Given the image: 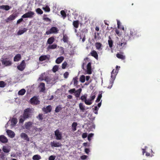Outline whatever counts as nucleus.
Masks as SVG:
<instances>
[{
    "instance_id": "obj_55",
    "label": "nucleus",
    "mask_w": 160,
    "mask_h": 160,
    "mask_svg": "<svg viewBox=\"0 0 160 160\" xmlns=\"http://www.w3.org/2000/svg\"><path fill=\"white\" fill-rule=\"evenodd\" d=\"M87 156L85 155H83L81 156L80 158L82 160H85L87 159Z\"/></svg>"
},
{
    "instance_id": "obj_53",
    "label": "nucleus",
    "mask_w": 160,
    "mask_h": 160,
    "mask_svg": "<svg viewBox=\"0 0 160 160\" xmlns=\"http://www.w3.org/2000/svg\"><path fill=\"white\" fill-rule=\"evenodd\" d=\"M56 158L55 156L51 155L48 158L49 160H54Z\"/></svg>"
},
{
    "instance_id": "obj_10",
    "label": "nucleus",
    "mask_w": 160,
    "mask_h": 160,
    "mask_svg": "<svg viewBox=\"0 0 160 160\" xmlns=\"http://www.w3.org/2000/svg\"><path fill=\"white\" fill-rule=\"evenodd\" d=\"M26 64L25 61L22 60L21 63L17 66V68L20 71H22L25 69Z\"/></svg>"
},
{
    "instance_id": "obj_54",
    "label": "nucleus",
    "mask_w": 160,
    "mask_h": 160,
    "mask_svg": "<svg viewBox=\"0 0 160 160\" xmlns=\"http://www.w3.org/2000/svg\"><path fill=\"white\" fill-rule=\"evenodd\" d=\"M63 75L65 78H67L69 75V73L68 72H66L64 73Z\"/></svg>"
},
{
    "instance_id": "obj_19",
    "label": "nucleus",
    "mask_w": 160,
    "mask_h": 160,
    "mask_svg": "<svg viewBox=\"0 0 160 160\" xmlns=\"http://www.w3.org/2000/svg\"><path fill=\"white\" fill-rule=\"evenodd\" d=\"M7 133L9 137L11 138H13L15 137V134L13 132L9 130L7 131Z\"/></svg>"
},
{
    "instance_id": "obj_26",
    "label": "nucleus",
    "mask_w": 160,
    "mask_h": 160,
    "mask_svg": "<svg viewBox=\"0 0 160 160\" xmlns=\"http://www.w3.org/2000/svg\"><path fill=\"white\" fill-rule=\"evenodd\" d=\"M40 87L41 88L40 91L43 92L45 89V83L43 82H41L40 83Z\"/></svg>"
},
{
    "instance_id": "obj_50",
    "label": "nucleus",
    "mask_w": 160,
    "mask_h": 160,
    "mask_svg": "<svg viewBox=\"0 0 160 160\" xmlns=\"http://www.w3.org/2000/svg\"><path fill=\"white\" fill-rule=\"evenodd\" d=\"M68 65L66 62H64L62 64V68L63 69H65Z\"/></svg>"
},
{
    "instance_id": "obj_3",
    "label": "nucleus",
    "mask_w": 160,
    "mask_h": 160,
    "mask_svg": "<svg viewBox=\"0 0 160 160\" xmlns=\"http://www.w3.org/2000/svg\"><path fill=\"white\" fill-rule=\"evenodd\" d=\"M9 58L6 57H4L1 58V62L2 64L5 65V66H10L12 64V61L8 60Z\"/></svg>"
},
{
    "instance_id": "obj_57",
    "label": "nucleus",
    "mask_w": 160,
    "mask_h": 160,
    "mask_svg": "<svg viewBox=\"0 0 160 160\" xmlns=\"http://www.w3.org/2000/svg\"><path fill=\"white\" fill-rule=\"evenodd\" d=\"M87 136V134L86 133H83L82 135V137L83 138H86Z\"/></svg>"
},
{
    "instance_id": "obj_4",
    "label": "nucleus",
    "mask_w": 160,
    "mask_h": 160,
    "mask_svg": "<svg viewBox=\"0 0 160 160\" xmlns=\"http://www.w3.org/2000/svg\"><path fill=\"white\" fill-rule=\"evenodd\" d=\"M82 90V89L81 88H79L77 90H76L75 88L71 89V94L74 95L77 98H79Z\"/></svg>"
},
{
    "instance_id": "obj_11",
    "label": "nucleus",
    "mask_w": 160,
    "mask_h": 160,
    "mask_svg": "<svg viewBox=\"0 0 160 160\" xmlns=\"http://www.w3.org/2000/svg\"><path fill=\"white\" fill-rule=\"evenodd\" d=\"M50 145L52 147H60L62 146V144L60 142L56 141L51 142H50Z\"/></svg>"
},
{
    "instance_id": "obj_40",
    "label": "nucleus",
    "mask_w": 160,
    "mask_h": 160,
    "mask_svg": "<svg viewBox=\"0 0 160 160\" xmlns=\"http://www.w3.org/2000/svg\"><path fill=\"white\" fill-rule=\"evenodd\" d=\"M36 12L39 14H42L43 13V11L40 8H38L36 10Z\"/></svg>"
},
{
    "instance_id": "obj_31",
    "label": "nucleus",
    "mask_w": 160,
    "mask_h": 160,
    "mask_svg": "<svg viewBox=\"0 0 160 160\" xmlns=\"http://www.w3.org/2000/svg\"><path fill=\"white\" fill-rule=\"evenodd\" d=\"M78 78L77 77H75L73 78V84L75 86H76L77 87H78L77 85L78 83Z\"/></svg>"
},
{
    "instance_id": "obj_49",
    "label": "nucleus",
    "mask_w": 160,
    "mask_h": 160,
    "mask_svg": "<svg viewBox=\"0 0 160 160\" xmlns=\"http://www.w3.org/2000/svg\"><path fill=\"white\" fill-rule=\"evenodd\" d=\"M3 151L5 153H8L9 152L10 150L5 147H3L2 148Z\"/></svg>"
},
{
    "instance_id": "obj_52",
    "label": "nucleus",
    "mask_w": 160,
    "mask_h": 160,
    "mask_svg": "<svg viewBox=\"0 0 160 160\" xmlns=\"http://www.w3.org/2000/svg\"><path fill=\"white\" fill-rule=\"evenodd\" d=\"M87 95H83L81 97L80 99L82 100V101H84L85 100H87Z\"/></svg>"
},
{
    "instance_id": "obj_25",
    "label": "nucleus",
    "mask_w": 160,
    "mask_h": 160,
    "mask_svg": "<svg viewBox=\"0 0 160 160\" xmlns=\"http://www.w3.org/2000/svg\"><path fill=\"white\" fill-rule=\"evenodd\" d=\"M27 29L26 28H24L22 30H19L17 33L18 35H21L23 34L24 32H26L27 30Z\"/></svg>"
},
{
    "instance_id": "obj_48",
    "label": "nucleus",
    "mask_w": 160,
    "mask_h": 160,
    "mask_svg": "<svg viewBox=\"0 0 160 160\" xmlns=\"http://www.w3.org/2000/svg\"><path fill=\"white\" fill-rule=\"evenodd\" d=\"M6 84L3 81H0V87L4 88Z\"/></svg>"
},
{
    "instance_id": "obj_39",
    "label": "nucleus",
    "mask_w": 160,
    "mask_h": 160,
    "mask_svg": "<svg viewBox=\"0 0 160 160\" xmlns=\"http://www.w3.org/2000/svg\"><path fill=\"white\" fill-rule=\"evenodd\" d=\"M117 25H118V28H121L123 30H124V28L123 26H122L121 25V23L118 20H117Z\"/></svg>"
},
{
    "instance_id": "obj_29",
    "label": "nucleus",
    "mask_w": 160,
    "mask_h": 160,
    "mask_svg": "<svg viewBox=\"0 0 160 160\" xmlns=\"http://www.w3.org/2000/svg\"><path fill=\"white\" fill-rule=\"evenodd\" d=\"M120 68V66H117L116 67V70H114V69H113V70L112 71V75H111V77H112V76L113 75H113L114 76L115 75H116V73H117L118 72V69Z\"/></svg>"
},
{
    "instance_id": "obj_28",
    "label": "nucleus",
    "mask_w": 160,
    "mask_h": 160,
    "mask_svg": "<svg viewBox=\"0 0 160 160\" xmlns=\"http://www.w3.org/2000/svg\"><path fill=\"white\" fill-rule=\"evenodd\" d=\"M116 56L117 58L122 60H124L125 58V56L121 53H118Z\"/></svg>"
},
{
    "instance_id": "obj_62",
    "label": "nucleus",
    "mask_w": 160,
    "mask_h": 160,
    "mask_svg": "<svg viewBox=\"0 0 160 160\" xmlns=\"http://www.w3.org/2000/svg\"><path fill=\"white\" fill-rule=\"evenodd\" d=\"M38 117L40 120H42L43 119V118L42 117V115L41 114H39L38 115Z\"/></svg>"
},
{
    "instance_id": "obj_2",
    "label": "nucleus",
    "mask_w": 160,
    "mask_h": 160,
    "mask_svg": "<svg viewBox=\"0 0 160 160\" xmlns=\"http://www.w3.org/2000/svg\"><path fill=\"white\" fill-rule=\"evenodd\" d=\"M31 109L30 108H28L26 109L24 111L23 115L20 117L19 122L22 123L27 119L31 117Z\"/></svg>"
},
{
    "instance_id": "obj_33",
    "label": "nucleus",
    "mask_w": 160,
    "mask_h": 160,
    "mask_svg": "<svg viewBox=\"0 0 160 160\" xmlns=\"http://www.w3.org/2000/svg\"><path fill=\"white\" fill-rule=\"evenodd\" d=\"M48 57L46 55H42L39 58V60L40 61H43L47 59Z\"/></svg>"
},
{
    "instance_id": "obj_64",
    "label": "nucleus",
    "mask_w": 160,
    "mask_h": 160,
    "mask_svg": "<svg viewBox=\"0 0 160 160\" xmlns=\"http://www.w3.org/2000/svg\"><path fill=\"white\" fill-rule=\"evenodd\" d=\"M85 152L86 153L88 154L89 152V149L88 148H85Z\"/></svg>"
},
{
    "instance_id": "obj_8",
    "label": "nucleus",
    "mask_w": 160,
    "mask_h": 160,
    "mask_svg": "<svg viewBox=\"0 0 160 160\" xmlns=\"http://www.w3.org/2000/svg\"><path fill=\"white\" fill-rule=\"evenodd\" d=\"M34 14V13L33 12L29 11L23 14L22 16V18H31L33 17V16Z\"/></svg>"
},
{
    "instance_id": "obj_14",
    "label": "nucleus",
    "mask_w": 160,
    "mask_h": 160,
    "mask_svg": "<svg viewBox=\"0 0 160 160\" xmlns=\"http://www.w3.org/2000/svg\"><path fill=\"white\" fill-rule=\"evenodd\" d=\"M87 74H90L92 73L91 68V62H89L87 66Z\"/></svg>"
},
{
    "instance_id": "obj_45",
    "label": "nucleus",
    "mask_w": 160,
    "mask_h": 160,
    "mask_svg": "<svg viewBox=\"0 0 160 160\" xmlns=\"http://www.w3.org/2000/svg\"><path fill=\"white\" fill-rule=\"evenodd\" d=\"M60 13L62 16L63 17V18H64L66 17V14L64 10H62L61 11Z\"/></svg>"
},
{
    "instance_id": "obj_43",
    "label": "nucleus",
    "mask_w": 160,
    "mask_h": 160,
    "mask_svg": "<svg viewBox=\"0 0 160 160\" xmlns=\"http://www.w3.org/2000/svg\"><path fill=\"white\" fill-rule=\"evenodd\" d=\"M58 66L56 65L53 67L52 69V71L54 72H55L56 71H57L58 70Z\"/></svg>"
},
{
    "instance_id": "obj_1",
    "label": "nucleus",
    "mask_w": 160,
    "mask_h": 160,
    "mask_svg": "<svg viewBox=\"0 0 160 160\" xmlns=\"http://www.w3.org/2000/svg\"><path fill=\"white\" fill-rule=\"evenodd\" d=\"M140 36H141V34L140 32L137 30L131 29L130 30L129 33L125 34L124 38L126 40H129Z\"/></svg>"
},
{
    "instance_id": "obj_38",
    "label": "nucleus",
    "mask_w": 160,
    "mask_h": 160,
    "mask_svg": "<svg viewBox=\"0 0 160 160\" xmlns=\"http://www.w3.org/2000/svg\"><path fill=\"white\" fill-rule=\"evenodd\" d=\"M73 25L74 27L77 28L78 27L79 21L78 20L74 21L73 23Z\"/></svg>"
},
{
    "instance_id": "obj_17",
    "label": "nucleus",
    "mask_w": 160,
    "mask_h": 160,
    "mask_svg": "<svg viewBox=\"0 0 160 160\" xmlns=\"http://www.w3.org/2000/svg\"><path fill=\"white\" fill-rule=\"evenodd\" d=\"M32 123L31 122H28L25 123V128L27 130H30V128L32 127Z\"/></svg>"
},
{
    "instance_id": "obj_59",
    "label": "nucleus",
    "mask_w": 160,
    "mask_h": 160,
    "mask_svg": "<svg viewBox=\"0 0 160 160\" xmlns=\"http://www.w3.org/2000/svg\"><path fill=\"white\" fill-rule=\"evenodd\" d=\"M63 39L64 42H66L67 41L68 38L67 37L64 36L63 38Z\"/></svg>"
},
{
    "instance_id": "obj_24",
    "label": "nucleus",
    "mask_w": 160,
    "mask_h": 160,
    "mask_svg": "<svg viewBox=\"0 0 160 160\" xmlns=\"http://www.w3.org/2000/svg\"><path fill=\"white\" fill-rule=\"evenodd\" d=\"M55 41V38L53 37H52L48 38L47 42L49 44H52Z\"/></svg>"
},
{
    "instance_id": "obj_6",
    "label": "nucleus",
    "mask_w": 160,
    "mask_h": 160,
    "mask_svg": "<svg viewBox=\"0 0 160 160\" xmlns=\"http://www.w3.org/2000/svg\"><path fill=\"white\" fill-rule=\"evenodd\" d=\"M58 28L54 27H52L49 30L46 32L45 35H49L52 33H58Z\"/></svg>"
},
{
    "instance_id": "obj_46",
    "label": "nucleus",
    "mask_w": 160,
    "mask_h": 160,
    "mask_svg": "<svg viewBox=\"0 0 160 160\" xmlns=\"http://www.w3.org/2000/svg\"><path fill=\"white\" fill-rule=\"evenodd\" d=\"M95 45L97 49H99L102 46V44L100 42H96Z\"/></svg>"
},
{
    "instance_id": "obj_13",
    "label": "nucleus",
    "mask_w": 160,
    "mask_h": 160,
    "mask_svg": "<svg viewBox=\"0 0 160 160\" xmlns=\"http://www.w3.org/2000/svg\"><path fill=\"white\" fill-rule=\"evenodd\" d=\"M20 137L21 138L23 139L24 140L27 142L30 141V139L27 134L24 133H22L20 135Z\"/></svg>"
},
{
    "instance_id": "obj_32",
    "label": "nucleus",
    "mask_w": 160,
    "mask_h": 160,
    "mask_svg": "<svg viewBox=\"0 0 160 160\" xmlns=\"http://www.w3.org/2000/svg\"><path fill=\"white\" fill-rule=\"evenodd\" d=\"M79 107L81 111L82 112H84L85 110V107L82 103H80L79 104Z\"/></svg>"
},
{
    "instance_id": "obj_60",
    "label": "nucleus",
    "mask_w": 160,
    "mask_h": 160,
    "mask_svg": "<svg viewBox=\"0 0 160 160\" xmlns=\"http://www.w3.org/2000/svg\"><path fill=\"white\" fill-rule=\"evenodd\" d=\"M44 20L47 22H50L51 20L48 18H44Z\"/></svg>"
},
{
    "instance_id": "obj_58",
    "label": "nucleus",
    "mask_w": 160,
    "mask_h": 160,
    "mask_svg": "<svg viewBox=\"0 0 160 160\" xmlns=\"http://www.w3.org/2000/svg\"><path fill=\"white\" fill-rule=\"evenodd\" d=\"M115 32L118 36H120L121 35V34L118 30H115Z\"/></svg>"
},
{
    "instance_id": "obj_22",
    "label": "nucleus",
    "mask_w": 160,
    "mask_h": 160,
    "mask_svg": "<svg viewBox=\"0 0 160 160\" xmlns=\"http://www.w3.org/2000/svg\"><path fill=\"white\" fill-rule=\"evenodd\" d=\"M21 58L20 54H18L15 56L14 58V62H18L19 61Z\"/></svg>"
},
{
    "instance_id": "obj_36",
    "label": "nucleus",
    "mask_w": 160,
    "mask_h": 160,
    "mask_svg": "<svg viewBox=\"0 0 160 160\" xmlns=\"http://www.w3.org/2000/svg\"><path fill=\"white\" fill-rule=\"evenodd\" d=\"M57 45L56 44H53L52 45H49L48 48V49H54L57 48Z\"/></svg>"
},
{
    "instance_id": "obj_7",
    "label": "nucleus",
    "mask_w": 160,
    "mask_h": 160,
    "mask_svg": "<svg viewBox=\"0 0 160 160\" xmlns=\"http://www.w3.org/2000/svg\"><path fill=\"white\" fill-rule=\"evenodd\" d=\"M30 101L32 104L38 105L40 103V101L36 96H34L32 98L30 99Z\"/></svg>"
},
{
    "instance_id": "obj_51",
    "label": "nucleus",
    "mask_w": 160,
    "mask_h": 160,
    "mask_svg": "<svg viewBox=\"0 0 160 160\" xmlns=\"http://www.w3.org/2000/svg\"><path fill=\"white\" fill-rule=\"evenodd\" d=\"M102 97V94H99L98 98L96 100V102H99Z\"/></svg>"
},
{
    "instance_id": "obj_63",
    "label": "nucleus",
    "mask_w": 160,
    "mask_h": 160,
    "mask_svg": "<svg viewBox=\"0 0 160 160\" xmlns=\"http://www.w3.org/2000/svg\"><path fill=\"white\" fill-rule=\"evenodd\" d=\"M95 95H92L91 96L90 100L91 101L95 99Z\"/></svg>"
},
{
    "instance_id": "obj_37",
    "label": "nucleus",
    "mask_w": 160,
    "mask_h": 160,
    "mask_svg": "<svg viewBox=\"0 0 160 160\" xmlns=\"http://www.w3.org/2000/svg\"><path fill=\"white\" fill-rule=\"evenodd\" d=\"M41 159V157L40 155H34L32 157L33 160H38Z\"/></svg>"
},
{
    "instance_id": "obj_35",
    "label": "nucleus",
    "mask_w": 160,
    "mask_h": 160,
    "mask_svg": "<svg viewBox=\"0 0 160 160\" xmlns=\"http://www.w3.org/2000/svg\"><path fill=\"white\" fill-rule=\"evenodd\" d=\"M12 125H15L17 122V120L16 118H13L11 120Z\"/></svg>"
},
{
    "instance_id": "obj_44",
    "label": "nucleus",
    "mask_w": 160,
    "mask_h": 160,
    "mask_svg": "<svg viewBox=\"0 0 160 160\" xmlns=\"http://www.w3.org/2000/svg\"><path fill=\"white\" fill-rule=\"evenodd\" d=\"M62 109V108L60 106H58L56 107L55 109V112H59Z\"/></svg>"
},
{
    "instance_id": "obj_9",
    "label": "nucleus",
    "mask_w": 160,
    "mask_h": 160,
    "mask_svg": "<svg viewBox=\"0 0 160 160\" xmlns=\"http://www.w3.org/2000/svg\"><path fill=\"white\" fill-rule=\"evenodd\" d=\"M54 133L56 140H60L62 139V133L59 131L58 129H57L55 131Z\"/></svg>"
},
{
    "instance_id": "obj_15",
    "label": "nucleus",
    "mask_w": 160,
    "mask_h": 160,
    "mask_svg": "<svg viewBox=\"0 0 160 160\" xmlns=\"http://www.w3.org/2000/svg\"><path fill=\"white\" fill-rule=\"evenodd\" d=\"M8 139L4 135L0 136V141L3 143H6L8 142Z\"/></svg>"
},
{
    "instance_id": "obj_21",
    "label": "nucleus",
    "mask_w": 160,
    "mask_h": 160,
    "mask_svg": "<svg viewBox=\"0 0 160 160\" xmlns=\"http://www.w3.org/2000/svg\"><path fill=\"white\" fill-rule=\"evenodd\" d=\"M92 56L95 58L96 59H98V55L96 51L95 50H93L90 53Z\"/></svg>"
},
{
    "instance_id": "obj_42",
    "label": "nucleus",
    "mask_w": 160,
    "mask_h": 160,
    "mask_svg": "<svg viewBox=\"0 0 160 160\" xmlns=\"http://www.w3.org/2000/svg\"><path fill=\"white\" fill-rule=\"evenodd\" d=\"M85 76L83 75H82L80 78V81L81 82H82V83H83L85 82Z\"/></svg>"
},
{
    "instance_id": "obj_16",
    "label": "nucleus",
    "mask_w": 160,
    "mask_h": 160,
    "mask_svg": "<svg viewBox=\"0 0 160 160\" xmlns=\"http://www.w3.org/2000/svg\"><path fill=\"white\" fill-rule=\"evenodd\" d=\"M88 30L86 28H84L80 32H79L77 33V35L78 36H79L80 37V39H81L82 38V36H81V34L82 35L83 33H87L88 32Z\"/></svg>"
},
{
    "instance_id": "obj_47",
    "label": "nucleus",
    "mask_w": 160,
    "mask_h": 160,
    "mask_svg": "<svg viewBox=\"0 0 160 160\" xmlns=\"http://www.w3.org/2000/svg\"><path fill=\"white\" fill-rule=\"evenodd\" d=\"M85 103L88 105H90L92 104V101L90 99L84 101Z\"/></svg>"
},
{
    "instance_id": "obj_30",
    "label": "nucleus",
    "mask_w": 160,
    "mask_h": 160,
    "mask_svg": "<svg viewBox=\"0 0 160 160\" xmlns=\"http://www.w3.org/2000/svg\"><path fill=\"white\" fill-rule=\"evenodd\" d=\"M77 126V123L76 122H73L72 125V130L73 131H75L76 130V127Z\"/></svg>"
},
{
    "instance_id": "obj_61",
    "label": "nucleus",
    "mask_w": 160,
    "mask_h": 160,
    "mask_svg": "<svg viewBox=\"0 0 160 160\" xmlns=\"http://www.w3.org/2000/svg\"><path fill=\"white\" fill-rule=\"evenodd\" d=\"M93 135L94 134L92 133L89 134L88 136V138H91L93 136Z\"/></svg>"
},
{
    "instance_id": "obj_41",
    "label": "nucleus",
    "mask_w": 160,
    "mask_h": 160,
    "mask_svg": "<svg viewBox=\"0 0 160 160\" xmlns=\"http://www.w3.org/2000/svg\"><path fill=\"white\" fill-rule=\"evenodd\" d=\"M42 9L46 12H49L50 11V9L48 6H46L45 7H43Z\"/></svg>"
},
{
    "instance_id": "obj_20",
    "label": "nucleus",
    "mask_w": 160,
    "mask_h": 160,
    "mask_svg": "<svg viewBox=\"0 0 160 160\" xmlns=\"http://www.w3.org/2000/svg\"><path fill=\"white\" fill-rule=\"evenodd\" d=\"M11 7L7 5H2L0 6V9L5 10L6 11H8L9 10Z\"/></svg>"
},
{
    "instance_id": "obj_27",
    "label": "nucleus",
    "mask_w": 160,
    "mask_h": 160,
    "mask_svg": "<svg viewBox=\"0 0 160 160\" xmlns=\"http://www.w3.org/2000/svg\"><path fill=\"white\" fill-rule=\"evenodd\" d=\"M109 39L108 40V44L110 48H112V47L113 45V41L112 40L111 37L109 36L108 37Z\"/></svg>"
},
{
    "instance_id": "obj_23",
    "label": "nucleus",
    "mask_w": 160,
    "mask_h": 160,
    "mask_svg": "<svg viewBox=\"0 0 160 160\" xmlns=\"http://www.w3.org/2000/svg\"><path fill=\"white\" fill-rule=\"evenodd\" d=\"M64 58L62 56L58 58L56 60V63L57 64L60 63L64 60Z\"/></svg>"
},
{
    "instance_id": "obj_18",
    "label": "nucleus",
    "mask_w": 160,
    "mask_h": 160,
    "mask_svg": "<svg viewBox=\"0 0 160 160\" xmlns=\"http://www.w3.org/2000/svg\"><path fill=\"white\" fill-rule=\"evenodd\" d=\"M16 17L15 15L12 14L10 15L6 20V22H8L10 21L13 20L15 19Z\"/></svg>"
},
{
    "instance_id": "obj_34",
    "label": "nucleus",
    "mask_w": 160,
    "mask_h": 160,
    "mask_svg": "<svg viewBox=\"0 0 160 160\" xmlns=\"http://www.w3.org/2000/svg\"><path fill=\"white\" fill-rule=\"evenodd\" d=\"M26 92V90L24 89H22L18 92V94L20 95H23Z\"/></svg>"
},
{
    "instance_id": "obj_56",
    "label": "nucleus",
    "mask_w": 160,
    "mask_h": 160,
    "mask_svg": "<svg viewBox=\"0 0 160 160\" xmlns=\"http://www.w3.org/2000/svg\"><path fill=\"white\" fill-rule=\"evenodd\" d=\"M23 20V19L22 18H21L19 19L18 20H17V24H19L20 22H22Z\"/></svg>"
},
{
    "instance_id": "obj_12",
    "label": "nucleus",
    "mask_w": 160,
    "mask_h": 160,
    "mask_svg": "<svg viewBox=\"0 0 160 160\" xmlns=\"http://www.w3.org/2000/svg\"><path fill=\"white\" fill-rule=\"evenodd\" d=\"M52 109V107L50 105L48 106L46 108L44 107L42 108V110L45 113H47L48 112H50Z\"/></svg>"
},
{
    "instance_id": "obj_5",
    "label": "nucleus",
    "mask_w": 160,
    "mask_h": 160,
    "mask_svg": "<svg viewBox=\"0 0 160 160\" xmlns=\"http://www.w3.org/2000/svg\"><path fill=\"white\" fill-rule=\"evenodd\" d=\"M123 38L120 41L117 43L118 47H119L120 49L125 48L127 44V42L128 40H126L125 38Z\"/></svg>"
}]
</instances>
